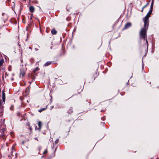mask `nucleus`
Wrapping results in <instances>:
<instances>
[{"mask_svg":"<svg viewBox=\"0 0 159 159\" xmlns=\"http://www.w3.org/2000/svg\"><path fill=\"white\" fill-rule=\"evenodd\" d=\"M4 60L3 59H2L0 60V67L2 66L4 62Z\"/></svg>","mask_w":159,"mask_h":159,"instance_id":"12","label":"nucleus"},{"mask_svg":"<svg viewBox=\"0 0 159 159\" xmlns=\"http://www.w3.org/2000/svg\"><path fill=\"white\" fill-rule=\"evenodd\" d=\"M148 26H147L146 27L144 26V28L141 29L140 32V36L144 39H145L147 37L146 32L148 29Z\"/></svg>","mask_w":159,"mask_h":159,"instance_id":"1","label":"nucleus"},{"mask_svg":"<svg viewBox=\"0 0 159 159\" xmlns=\"http://www.w3.org/2000/svg\"><path fill=\"white\" fill-rule=\"evenodd\" d=\"M131 25V24L130 22H128L125 25L124 27V29H127L130 27Z\"/></svg>","mask_w":159,"mask_h":159,"instance_id":"5","label":"nucleus"},{"mask_svg":"<svg viewBox=\"0 0 159 159\" xmlns=\"http://www.w3.org/2000/svg\"><path fill=\"white\" fill-rule=\"evenodd\" d=\"M47 106H46V107L45 108H41L40 109H39V111L40 112H41L42 111H44V110H45V109H46L47 108Z\"/></svg>","mask_w":159,"mask_h":159,"instance_id":"11","label":"nucleus"},{"mask_svg":"<svg viewBox=\"0 0 159 159\" xmlns=\"http://www.w3.org/2000/svg\"><path fill=\"white\" fill-rule=\"evenodd\" d=\"M39 128H37V129L40 130L41 128L42 123L40 121H39L38 123Z\"/></svg>","mask_w":159,"mask_h":159,"instance_id":"8","label":"nucleus"},{"mask_svg":"<svg viewBox=\"0 0 159 159\" xmlns=\"http://www.w3.org/2000/svg\"><path fill=\"white\" fill-rule=\"evenodd\" d=\"M10 110L11 111H13L14 109V107L13 105H11L10 107Z\"/></svg>","mask_w":159,"mask_h":159,"instance_id":"14","label":"nucleus"},{"mask_svg":"<svg viewBox=\"0 0 159 159\" xmlns=\"http://www.w3.org/2000/svg\"><path fill=\"white\" fill-rule=\"evenodd\" d=\"M51 33L52 34L55 35L57 34V31L54 29H53L51 30Z\"/></svg>","mask_w":159,"mask_h":159,"instance_id":"9","label":"nucleus"},{"mask_svg":"<svg viewBox=\"0 0 159 159\" xmlns=\"http://www.w3.org/2000/svg\"><path fill=\"white\" fill-rule=\"evenodd\" d=\"M41 148V147L40 146H39L38 148V149L39 151H40Z\"/></svg>","mask_w":159,"mask_h":159,"instance_id":"21","label":"nucleus"},{"mask_svg":"<svg viewBox=\"0 0 159 159\" xmlns=\"http://www.w3.org/2000/svg\"><path fill=\"white\" fill-rule=\"evenodd\" d=\"M151 14V13H149V12H148L145 17L143 18L144 26V27H146V26H148L149 24V18L150 17Z\"/></svg>","mask_w":159,"mask_h":159,"instance_id":"2","label":"nucleus"},{"mask_svg":"<svg viewBox=\"0 0 159 159\" xmlns=\"http://www.w3.org/2000/svg\"><path fill=\"white\" fill-rule=\"evenodd\" d=\"M59 139H57L55 141V144H57L58 143Z\"/></svg>","mask_w":159,"mask_h":159,"instance_id":"19","label":"nucleus"},{"mask_svg":"<svg viewBox=\"0 0 159 159\" xmlns=\"http://www.w3.org/2000/svg\"><path fill=\"white\" fill-rule=\"evenodd\" d=\"M2 99L3 102H4L5 101V94L3 91L2 92Z\"/></svg>","mask_w":159,"mask_h":159,"instance_id":"6","label":"nucleus"},{"mask_svg":"<svg viewBox=\"0 0 159 159\" xmlns=\"http://www.w3.org/2000/svg\"><path fill=\"white\" fill-rule=\"evenodd\" d=\"M48 151H47V149H46V150H45L44 152H43V154H45V153H47V152Z\"/></svg>","mask_w":159,"mask_h":159,"instance_id":"18","label":"nucleus"},{"mask_svg":"<svg viewBox=\"0 0 159 159\" xmlns=\"http://www.w3.org/2000/svg\"><path fill=\"white\" fill-rule=\"evenodd\" d=\"M148 5V3H147L146 5L145 6H143V9H144V8H145V7H146L147 5Z\"/></svg>","mask_w":159,"mask_h":159,"instance_id":"22","label":"nucleus"},{"mask_svg":"<svg viewBox=\"0 0 159 159\" xmlns=\"http://www.w3.org/2000/svg\"><path fill=\"white\" fill-rule=\"evenodd\" d=\"M25 71L26 70L24 69L23 68L21 69L20 75H21L22 77L24 76L25 73Z\"/></svg>","mask_w":159,"mask_h":159,"instance_id":"4","label":"nucleus"},{"mask_svg":"<svg viewBox=\"0 0 159 159\" xmlns=\"http://www.w3.org/2000/svg\"><path fill=\"white\" fill-rule=\"evenodd\" d=\"M30 129L31 130V127H30Z\"/></svg>","mask_w":159,"mask_h":159,"instance_id":"28","label":"nucleus"},{"mask_svg":"<svg viewBox=\"0 0 159 159\" xmlns=\"http://www.w3.org/2000/svg\"><path fill=\"white\" fill-rule=\"evenodd\" d=\"M146 43H145V45H146V46H147V49L148 50V41H147V39H146Z\"/></svg>","mask_w":159,"mask_h":159,"instance_id":"13","label":"nucleus"},{"mask_svg":"<svg viewBox=\"0 0 159 159\" xmlns=\"http://www.w3.org/2000/svg\"><path fill=\"white\" fill-rule=\"evenodd\" d=\"M30 11L32 12L34 11L35 10V8L33 6H30L29 7Z\"/></svg>","mask_w":159,"mask_h":159,"instance_id":"7","label":"nucleus"},{"mask_svg":"<svg viewBox=\"0 0 159 159\" xmlns=\"http://www.w3.org/2000/svg\"><path fill=\"white\" fill-rule=\"evenodd\" d=\"M38 67H36V68H35V69H34V73H35L37 71H38Z\"/></svg>","mask_w":159,"mask_h":159,"instance_id":"16","label":"nucleus"},{"mask_svg":"<svg viewBox=\"0 0 159 159\" xmlns=\"http://www.w3.org/2000/svg\"><path fill=\"white\" fill-rule=\"evenodd\" d=\"M143 9H143V8H142V10H141V12H143Z\"/></svg>","mask_w":159,"mask_h":159,"instance_id":"25","label":"nucleus"},{"mask_svg":"<svg viewBox=\"0 0 159 159\" xmlns=\"http://www.w3.org/2000/svg\"><path fill=\"white\" fill-rule=\"evenodd\" d=\"M152 9H153V8H150V10H149V13H152Z\"/></svg>","mask_w":159,"mask_h":159,"instance_id":"20","label":"nucleus"},{"mask_svg":"<svg viewBox=\"0 0 159 159\" xmlns=\"http://www.w3.org/2000/svg\"><path fill=\"white\" fill-rule=\"evenodd\" d=\"M29 48L30 49H31V47H29Z\"/></svg>","mask_w":159,"mask_h":159,"instance_id":"32","label":"nucleus"},{"mask_svg":"<svg viewBox=\"0 0 159 159\" xmlns=\"http://www.w3.org/2000/svg\"><path fill=\"white\" fill-rule=\"evenodd\" d=\"M3 102H2L1 100H0V108H2L3 107H2V105Z\"/></svg>","mask_w":159,"mask_h":159,"instance_id":"15","label":"nucleus"},{"mask_svg":"<svg viewBox=\"0 0 159 159\" xmlns=\"http://www.w3.org/2000/svg\"><path fill=\"white\" fill-rule=\"evenodd\" d=\"M30 86H29L27 88L28 89V90H29L30 89Z\"/></svg>","mask_w":159,"mask_h":159,"instance_id":"24","label":"nucleus"},{"mask_svg":"<svg viewBox=\"0 0 159 159\" xmlns=\"http://www.w3.org/2000/svg\"><path fill=\"white\" fill-rule=\"evenodd\" d=\"M17 154V153H16V155Z\"/></svg>","mask_w":159,"mask_h":159,"instance_id":"30","label":"nucleus"},{"mask_svg":"<svg viewBox=\"0 0 159 159\" xmlns=\"http://www.w3.org/2000/svg\"><path fill=\"white\" fill-rule=\"evenodd\" d=\"M54 107V106H52V107H51V109H52V108H53Z\"/></svg>","mask_w":159,"mask_h":159,"instance_id":"26","label":"nucleus"},{"mask_svg":"<svg viewBox=\"0 0 159 159\" xmlns=\"http://www.w3.org/2000/svg\"><path fill=\"white\" fill-rule=\"evenodd\" d=\"M18 45H19V46H20V44H18Z\"/></svg>","mask_w":159,"mask_h":159,"instance_id":"33","label":"nucleus"},{"mask_svg":"<svg viewBox=\"0 0 159 159\" xmlns=\"http://www.w3.org/2000/svg\"><path fill=\"white\" fill-rule=\"evenodd\" d=\"M153 1H152V2L151 3L150 7L151 8H153Z\"/></svg>","mask_w":159,"mask_h":159,"instance_id":"17","label":"nucleus"},{"mask_svg":"<svg viewBox=\"0 0 159 159\" xmlns=\"http://www.w3.org/2000/svg\"><path fill=\"white\" fill-rule=\"evenodd\" d=\"M1 91V89H0V92Z\"/></svg>","mask_w":159,"mask_h":159,"instance_id":"35","label":"nucleus"},{"mask_svg":"<svg viewBox=\"0 0 159 159\" xmlns=\"http://www.w3.org/2000/svg\"><path fill=\"white\" fill-rule=\"evenodd\" d=\"M43 157H44V156H42V158Z\"/></svg>","mask_w":159,"mask_h":159,"instance_id":"31","label":"nucleus"},{"mask_svg":"<svg viewBox=\"0 0 159 159\" xmlns=\"http://www.w3.org/2000/svg\"><path fill=\"white\" fill-rule=\"evenodd\" d=\"M34 139H35V140H37V141H38V139L37 138H34Z\"/></svg>","mask_w":159,"mask_h":159,"instance_id":"23","label":"nucleus"},{"mask_svg":"<svg viewBox=\"0 0 159 159\" xmlns=\"http://www.w3.org/2000/svg\"><path fill=\"white\" fill-rule=\"evenodd\" d=\"M30 1V0H29Z\"/></svg>","mask_w":159,"mask_h":159,"instance_id":"37","label":"nucleus"},{"mask_svg":"<svg viewBox=\"0 0 159 159\" xmlns=\"http://www.w3.org/2000/svg\"><path fill=\"white\" fill-rule=\"evenodd\" d=\"M35 49L36 51H37L38 50V49H37V48H35Z\"/></svg>","mask_w":159,"mask_h":159,"instance_id":"27","label":"nucleus"},{"mask_svg":"<svg viewBox=\"0 0 159 159\" xmlns=\"http://www.w3.org/2000/svg\"><path fill=\"white\" fill-rule=\"evenodd\" d=\"M28 90H27V92H28Z\"/></svg>","mask_w":159,"mask_h":159,"instance_id":"34","label":"nucleus"},{"mask_svg":"<svg viewBox=\"0 0 159 159\" xmlns=\"http://www.w3.org/2000/svg\"><path fill=\"white\" fill-rule=\"evenodd\" d=\"M6 125L4 123L0 124V132L1 133V135H4V133L5 131Z\"/></svg>","mask_w":159,"mask_h":159,"instance_id":"3","label":"nucleus"},{"mask_svg":"<svg viewBox=\"0 0 159 159\" xmlns=\"http://www.w3.org/2000/svg\"><path fill=\"white\" fill-rule=\"evenodd\" d=\"M51 61H48L45 63V64L44 65V66H48L51 64Z\"/></svg>","mask_w":159,"mask_h":159,"instance_id":"10","label":"nucleus"},{"mask_svg":"<svg viewBox=\"0 0 159 159\" xmlns=\"http://www.w3.org/2000/svg\"><path fill=\"white\" fill-rule=\"evenodd\" d=\"M4 14V13H3L2 14V16H3Z\"/></svg>","mask_w":159,"mask_h":159,"instance_id":"29","label":"nucleus"},{"mask_svg":"<svg viewBox=\"0 0 159 159\" xmlns=\"http://www.w3.org/2000/svg\"><path fill=\"white\" fill-rule=\"evenodd\" d=\"M9 159H10V158H9Z\"/></svg>","mask_w":159,"mask_h":159,"instance_id":"36","label":"nucleus"}]
</instances>
